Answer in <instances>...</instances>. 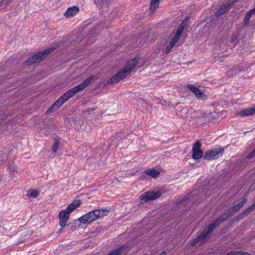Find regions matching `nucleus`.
<instances>
[{
  "label": "nucleus",
  "mask_w": 255,
  "mask_h": 255,
  "mask_svg": "<svg viewBox=\"0 0 255 255\" xmlns=\"http://www.w3.org/2000/svg\"><path fill=\"white\" fill-rule=\"evenodd\" d=\"M139 61V59L137 57L128 61L125 66L115 74L107 82L110 84H115L125 78L138 65Z\"/></svg>",
  "instance_id": "obj_1"
},
{
  "label": "nucleus",
  "mask_w": 255,
  "mask_h": 255,
  "mask_svg": "<svg viewBox=\"0 0 255 255\" xmlns=\"http://www.w3.org/2000/svg\"><path fill=\"white\" fill-rule=\"evenodd\" d=\"M107 213V210H95L89 212L79 218L78 219L73 220L71 223L69 224L67 226H69L71 224L73 225L76 224L77 221L83 225L90 224L98 219L106 216Z\"/></svg>",
  "instance_id": "obj_2"
},
{
  "label": "nucleus",
  "mask_w": 255,
  "mask_h": 255,
  "mask_svg": "<svg viewBox=\"0 0 255 255\" xmlns=\"http://www.w3.org/2000/svg\"><path fill=\"white\" fill-rule=\"evenodd\" d=\"M56 49L55 47H52L42 51L39 52L29 58L24 62V65L26 66H31L34 64L38 63L43 59L46 58L51 52H53Z\"/></svg>",
  "instance_id": "obj_3"
},
{
  "label": "nucleus",
  "mask_w": 255,
  "mask_h": 255,
  "mask_svg": "<svg viewBox=\"0 0 255 255\" xmlns=\"http://www.w3.org/2000/svg\"><path fill=\"white\" fill-rule=\"evenodd\" d=\"M93 78L90 77L85 79L80 84L75 86L71 90L65 93V102L68 100L69 98L73 97L77 92L84 90L91 82Z\"/></svg>",
  "instance_id": "obj_4"
},
{
  "label": "nucleus",
  "mask_w": 255,
  "mask_h": 255,
  "mask_svg": "<svg viewBox=\"0 0 255 255\" xmlns=\"http://www.w3.org/2000/svg\"><path fill=\"white\" fill-rule=\"evenodd\" d=\"M184 21H183L181 25L178 27L174 36L171 39L169 44L166 48V53H168L170 52L171 49L174 47L175 45L178 42L180 36L183 32L184 27L183 26Z\"/></svg>",
  "instance_id": "obj_5"
},
{
  "label": "nucleus",
  "mask_w": 255,
  "mask_h": 255,
  "mask_svg": "<svg viewBox=\"0 0 255 255\" xmlns=\"http://www.w3.org/2000/svg\"><path fill=\"white\" fill-rule=\"evenodd\" d=\"M81 204V201L80 200H74L65 210V227L69 218V214L79 207Z\"/></svg>",
  "instance_id": "obj_6"
},
{
  "label": "nucleus",
  "mask_w": 255,
  "mask_h": 255,
  "mask_svg": "<svg viewBox=\"0 0 255 255\" xmlns=\"http://www.w3.org/2000/svg\"><path fill=\"white\" fill-rule=\"evenodd\" d=\"M224 152V148L219 147L213 149L208 152H206L204 155V158L207 160H214L221 156Z\"/></svg>",
  "instance_id": "obj_7"
},
{
  "label": "nucleus",
  "mask_w": 255,
  "mask_h": 255,
  "mask_svg": "<svg viewBox=\"0 0 255 255\" xmlns=\"http://www.w3.org/2000/svg\"><path fill=\"white\" fill-rule=\"evenodd\" d=\"M160 196L161 193L159 191H148L141 195L140 199L144 201H148L156 199Z\"/></svg>",
  "instance_id": "obj_8"
},
{
  "label": "nucleus",
  "mask_w": 255,
  "mask_h": 255,
  "mask_svg": "<svg viewBox=\"0 0 255 255\" xmlns=\"http://www.w3.org/2000/svg\"><path fill=\"white\" fill-rule=\"evenodd\" d=\"M201 144L199 141H197L193 145L192 149V157L194 160L200 159L203 154V151L200 149Z\"/></svg>",
  "instance_id": "obj_9"
},
{
  "label": "nucleus",
  "mask_w": 255,
  "mask_h": 255,
  "mask_svg": "<svg viewBox=\"0 0 255 255\" xmlns=\"http://www.w3.org/2000/svg\"><path fill=\"white\" fill-rule=\"evenodd\" d=\"M209 236L208 235L207 233H205V231H203L202 234L195 239L191 243V246H194L197 245H201L203 243H205L207 242Z\"/></svg>",
  "instance_id": "obj_10"
},
{
  "label": "nucleus",
  "mask_w": 255,
  "mask_h": 255,
  "mask_svg": "<svg viewBox=\"0 0 255 255\" xmlns=\"http://www.w3.org/2000/svg\"><path fill=\"white\" fill-rule=\"evenodd\" d=\"M63 104H64V94L48 109L46 114L57 111Z\"/></svg>",
  "instance_id": "obj_11"
},
{
  "label": "nucleus",
  "mask_w": 255,
  "mask_h": 255,
  "mask_svg": "<svg viewBox=\"0 0 255 255\" xmlns=\"http://www.w3.org/2000/svg\"><path fill=\"white\" fill-rule=\"evenodd\" d=\"M187 87L189 90L194 93L196 98L201 99H206V95L204 94L198 88L195 87L194 85L188 84L187 85Z\"/></svg>",
  "instance_id": "obj_12"
},
{
  "label": "nucleus",
  "mask_w": 255,
  "mask_h": 255,
  "mask_svg": "<svg viewBox=\"0 0 255 255\" xmlns=\"http://www.w3.org/2000/svg\"><path fill=\"white\" fill-rule=\"evenodd\" d=\"M97 6L103 10H107L112 5L111 0H94Z\"/></svg>",
  "instance_id": "obj_13"
},
{
  "label": "nucleus",
  "mask_w": 255,
  "mask_h": 255,
  "mask_svg": "<svg viewBox=\"0 0 255 255\" xmlns=\"http://www.w3.org/2000/svg\"><path fill=\"white\" fill-rule=\"evenodd\" d=\"M237 114L243 117L255 115V105L252 107L237 112Z\"/></svg>",
  "instance_id": "obj_14"
},
{
  "label": "nucleus",
  "mask_w": 255,
  "mask_h": 255,
  "mask_svg": "<svg viewBox=\"0 0 255 255\" xmlns=\"http://www.w3.org/2000/svg\"><path fill=\"white\" fill-rule=\"evenodd\" d=\"M79 11V7L77 6H73L69 7L66 12H65V15L67 17H71L74 16Z\"/></svg>",
  "instance_id": "obj_15"
},
{
  "label": "nucleus",
  "mask_w": 255,
  "mask_h": 255,
  "mask_svg": "<svg viewBox=\"0 0 255 255\" xmlns=\"http://www.w3.org/2000/svg\"><path fill=\"white\" fill-rule=\"evenodd\" d=\"M144 173L153 178H157L160 174V172L154 168H148L144 171Z\"/></svg>",
  "instance_id": "obj_16"
},
{
  "label": "nucleus",
  "mask_w": 255,
  "mask_h": 255,
  "mask_svg": "<svg viewBox=\"0 0 255 255\" xmlns=\"http://www.w3.org/2000/svg\"><path fill=\"white\" fill-rule=\"evenodd\" d=\"M230 5L224 4L221 5L215 13L216 16H220L229 10Z\"/></svg>",
  "instance_id": "obj_17"
},
{
  "label": "nucleus",
  "mask_w": 255,
  "mask_h": 255,
  "mask_svg": "<svg viewBox=\"0 0 255 255\" xmlns=\"http://www.w3.org/2000/svg\"><path fill=\"white\" fill-rule=\"evenodd\" d=\"M59 218L60 220L59 224L61 227V229H59L57 232L59 234L62 232V228L64 227V210H61L59 214Z\"/></svg>",
  "instance_id": "obj_18"
},
{
  "label": "nucleus",
  "mask_w": 255,
  "mask_h": 255,
  "mask_svg": "<svg viewBox=\"0 0 255 255\" xmlns=\"http://www.w3.org/2000/svg\"><path fill=\"white\" fill-rule=\"evenodd\" d=\"M255 13V7L252 9H250L246 14L244 17V22L246 24L249 22L250 18L252 15Z\"/></svg>",
  "instance_id": "obj_19"
},
{
  "label": "nucleus",
  "mask_w": 255,
  "mask_h": 255,
  "mask_svg": "<svg viewBox=\"0 0 255 255\" xmlns=\"http://www.w3.org/2000/svg\"><path fill=\"white\" fill-rule=\"evenodd\" d=\"M246 202L247 199L246 198L242 199V200L237 205L233 207V210L236 212H237L241 207H243Z\"/></svg>",
  "instance_id": "obj_20"
},
{
  "label": "nucleus",
  "mask_w": 255,
  "mask_h": 255,
  "mask_svg": "<svg viewBox=\"0 0 255 255\" xmlns=\"http://www.w3.org/2000/svg\"><path fill=\"white\" fill-rule=\"evenodd\" d=\"M160 1V0H151L150 5V10H155L158 7Z\"/></svg>",
  "instance_id": "obj_21"
},
{
  "label": "nucleus",
  "mask_w": 255,
  "mask_h": 255,
  "mask_svg": "<svg viewBox=\"0 0 255 255\" xmlns=\"http://www.w3.org/2000/svg\"><path fill=\"white\" fill-rule=\"evenodd\" d=\"M39 194V192L35 190H29L28 196L30 197L36 198Z\"/></svg>",
  "instance_id": "obj_22"
},
{
  "label": "nucleus",
  "mask_w": 255,
  "mask_h": 255,
  "mask_svg": "<svg viewBox=\"0 0 255 255\" xmlns=\"http://www.w3.org/2000/svg\"><path fill=\"white\" fill-rule=\"evenodd\" d=\"M255 209V202L252 204L251 206H250L248 208L246 209L243 212V214L247 215L248 214L251 213Z\"/></svg>",
  "instance_id": "obj_23"
},
{
  "label": "nucleus",
  "mask_w": 255,
  "mask_h": 255,
  "mask_svg": "<svg viewBox=\"0 0 255 255\" xmlns=\"http://www.w3.org/2000/svg\"><path fill=\"white\" fill-rule=\"evenodd\" d=\"M216 225L215 223L211 224L208 228L207 231H205L206 233L208 234V235L209 236V235L212 233L213 230L216 228Z\"/></svg>",
  "instance_id": "obj_24"
},
{
  "label": "nucleus",
  "mask_w": 255,
  "mask_h": 255,
  "mask_svg": "<svg viewBox=\"0 0 255 255\" xmlns=\"http://www.w3.org/2000/svg\"><path fill=\"white\" fill-rule=\"evenodd\" d=\"M59 140L56 139H55L54 143L52 145V151L53 152H55L57 150L59 147Z\"/></svg>",
  "instance_id": "obj_25"
},
{
  "label": "nucleus",
  "mask_w": 255,
  "mask_h": 255,
  "mask_svg": "<svg viewBox=\"0 0 255 255\" xmlns=\"http://www.w3.org/2000/svg\"><path fill=\"white\" fill-rule=\"evenodd\" d=\"M122 251H123L122 248H121L115 250L114 251L111 252L108 255H120L121 254V253L122 252Z\"/></svg>",
  "instance_id": "obj_26"
},
{
  "label": "nucleus",
  "mask_w": 255,
  "mask_h": 255,
  "mask_svg": "<svg viewBox=\"0 0 255 255\" xmlns=\"http://www.w3.org/2000/svg\"><path fill=\"white\" fill-rule=\"evenodd\" d=\"M247 253L243 252H231L229 253H228L226 255H246Z\"/></svg>",
  "instance_id": "obj_27"
},
{
  "label": "nucleus",
  "mask_w": 255,
  "mask_h": 255,
  "mask_svg": "<svg viewBox=\"0 0 255 255\" xmlns=\"http://www.w3.org/2000/svg\"><path fill=\"white\" fill-rule=\"evenodd\" d=\"M8 169L9 170V172L11 175L14 174V172H16V169L14 166H9L8 167Z\"/></svg>",
  "instance_id": "obj_28"
},
{
  "label": "nucleus",
  "mask_w": 255,
  "mask_h": 255,
  "mask_svg": "<svg viewBox=\"0 0 255 255\" xmlns=\"http://www.w3.org/2000/svg\"><path fill=\"white\" fill-rule=\"evenodd\" d=\"M12 0H2L0 2V8H2L3 7V2L4 1L5 3L6 4H8L9 3L10 1H11Z\"/></svg>",
  "instance_id": "obj_29"
},
{
  "label": "nucleus",
  "mask_w": 255,
  "mask_h": 255,
  "mask_svg": "<svg viewBox=\"0 0 255 255\" xmlns=\"http://www.w3.org/2000/svg\"><path fill=\"white\" fill-rule=\"evenodd\" d=\"M255 155V148L250 153L248 156L247 158L248 159L251 158Z\"/></svg>",
  "instance_id": "obj_30"
},
{
  "label": "nucleus",
  "mask_w": 255,
  "mask_h": 255,
  "mask_svg": "<svg viewBox=\"0 0 255 255\" xmlns=\"http://www.w3.org/2000/svg\"><path fill=\"white\" fill-rule=\"evenodd\" d=\"M139 178L140 179H141V180H143V179H145V176H144V175H141V176H140L139 177Z\"/></svg>",
  "instance_id": "obj_31"
},
{
  "label": "nucleus",
  "mask_w": 255,
  "mask_h": 255,
  "mask_svg": "<svg viewBox=\"0 0 255 255\" xmlns=\"http://www.w3.org/2000/svg\"><path fill=\"white\" fill-rule=\"evenodd\" d=\"M166 253L165 251L162 252L159 255H165Z\"/></svg>",
  "instance_id": "obj_32"
},
{
  "label": "nucleus",
  "mask_w": 255,
  "mask_h": 255,
  "mask_svg": "<svg viewBox=\"0 0 255 255\" xmlns=\"http://www.w3.org/2000/svg\"><path fill=\"white\" fill-rule=\"evenodd\" d=\"M75 228H76V226H75L74 227V228H73V227H72L71 228V230H74V229H75Z\"/></svg>",
  "instance_id": "obj_33"
},
{
  "label": "nucleus",
  "mask_w": 255,
  "mask_h": 255,
  "mask_svg": "<svg viewBox=\"0 0 255 255\" xmlns=\"http://www.w3.org/2000/svg\"><path fill=\"white\" fill-rule=\"evenodd\" d=\"M246 255H250L249 254H248V253H247V254H246Z\"/></svg>",
  "instance_id": "obj_34"
},
{
  "label": "nucleus",
  "mask_w": 255,
  "mask_h": 255,
  "mask_svg": "<svg viewBox=\"0 0 255 255\" xmlns=\"http://www.w3.org/2000/svg\"><path fill=\"white\" fill-rule=\"evenodd\" d=\"M225 219H222L221 221H223Z\"/></svg>",
  "instance_id": "obj_35"
}]
</instances>
